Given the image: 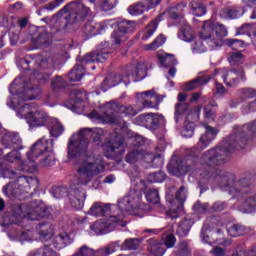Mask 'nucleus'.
Wrapping results in <instances>:
<instances>
[{"label": "nucleus", "mask_w": 256, "mask_h": 256, "mask_svg": "<svg viewBox=\"0 0 256 256\" xmlns=\"http://www.w3.org/2000/svg\"><path fill=\"white\" fill-rule=\"evenodd\" d=\"M211 76L208 77H197L190 82L184 84L183 91H193V89H197V87H201V85H206L211 81Z\"/></svg>", "instance_id": "7c9ffc66"}, {"label": "nucleus", "mask_w": 256, "mask_h": 256, "mask_svg": "<svg viewBox=\"0 0 256 256\" xmlns=\"http://www.w3.org/2000/svg\"><path fill=\"white\" fill-rule=\"evenodd\" d=\"M10 98L7 101L8 107L16 111L17 117L25 119L31 129L47 127L51 118L43 110H33L31 104H23L24 101H33L41 95L39 80L32 77L30 81L23 77L16 78L9 87Z\"/></svg>", "instance_id": "f257e3e1"}, {"label": "nucleus", "mask_w": 256, "mask_h": 256, "mask_svg": "<svg viewBox=\"0 0 256 256\" xmlns=\"http://www.w3.org/2000/svg\"><path fill=\"white\" fill-rule=\"evenodd\" d=\"M191 9H192L193 15H195L196 17H203V15L207 13V9L205 8V6L201 4V2L199 1H192Z\"/></svg>", "instance_id": "a18cd8bd"}, {"label": "nucleus", "mask_w": 256, "mask_h": 256, "mask_svg": "<svg viewBox=\"0 0 256 256\" xmlns=\"http://www.w3.org/2000/svg\"><path fill=\"white\" fill-rule=\"evenodd\" d=\"M201 115V106H197L194 111H191L186 116L184 130L182 131L183 137H191L195 131V121H199Z\"/></svg>", "instance_id": "412c9836"}, {"label": "nucleus", "mask_w": 256, "mask_h": 256, "mask_svg": "<svg viewBox=\"0 0 256 256\" xmlns=\"http://www.w3.org/2000/svg\"><path fill=\"white\" fill-rule=\"evenodd\" d=\"M83 75H85V68L83 67V65L77 64L68 74V79L72 82L81 81Z\"/></svg>", "instance_id": "c9c22d12"}, {"label": "nucleus", "mask_w": 256, "mask_h": 256, "mask_svg": "<svg viewBox=\"0 0 256 256\" xmlns=\"http://www.w3.org/2000/svg\"><path fill=\"white\" fill-rule=\"evenodd\" d=\"M139 245H140L139 239H135V238L127 239L124 242L125 249H130V250L139 249Z\"/></svg>", "instance_id": "4d7b16f0"}, {"label": "nucleus", "mask_w": 256, "mask_h": 256, "mask_svg": "<svg viewBox=\"0 0 256 256\" xmlns=\"http://www.w3.org/2000/svg\"><path fill=\"white\" fill-rule=\"evenodd\" d=\"M243 13H245L243 7L230 6L221 10L220 17H222V19H239V17H242Z\"/></svg>", "instance_id": "bb28decb"}, {"label": "nucleus", "mask_w": 256, "mask_h": 256, "mask_svg": "<svg viewBox=\"0 0 256 256\" xmlns=\"http://www.w3.org/2000/svg\"><path fill=\"white\" fill-rule=\"evenodd\" d=\"M28 256H59L50 246H44L37 250L31 251Z\"/></svg>", "instance_id": "ea45409f"}, {"label": "nucleus", "mask_w": 256, "mask_h": 256, "mask_svg": "<svg viewBox=\"0 0 256 256\" xmlns=\"http://www.w3.org/2000/svg\"><path fill=\"white\" fill-rule=\"evenodd\" d=\"M103 151H105L106 157L113 158L119 157L125 153V141L123 136L117 132L110 134L107 141L103 144Z\"/></svg>", "instance_id": "dca6fc26"}, {"label": "nucleus", "mask_w": 256, "mask_h": 256, "mask_svg": "<svg viewBox=\"0 0 256 256\" xmlns=\"http://www.w3.org/2000/svg\"><path fill=\"white\" fill-rule=\"evenodd\" d=\"M124 218L125 213L111 214L110 218L98 220L90 225V229L95 235H103L104 233L113 231L117 225H121V221H123Z\"/></svg>", "instance_id": "2eb2a0df"}, {"label": "nucleus", "mask_w": 256, "mask_h": 256, "mask_svg": "<svg viewBox=\"0 0 256 256\" xmlns=\"http://www.w3.org/2000/svg\"><path fill=\"white\" fill-rule=\"evenodd\" d=\"M128 77H132L133 81H143L147 77V66L143 62L134 63L127 68V76L121 77V75L112 73L102 83V91H107L111 87H117L121 81L127 85L130 83Z\"/></svg>", "instance_id": "9d476101"}, {"label": "nucleus", "mask_w": 256, "mask_h": 256, "mask_svg": "<svg viewBox=\"0 0 256 256\" xmlns=\"http://www.w3.org/2000/svg\"><path fill=\"white\" fill-rule=\"evenodd\" d=\"M52 38H53V35L47 33L46 31H42L38 34L37 37L32 38L33 45L36 47V49L47 47V45L51 43Z\"/></svg>", "instance_id": "cd10ccee"}, {"label": "nucleus", "mask_w": 256, "mask_h": 256, "mask_svg": "<svg viewBox=\"0 0 256 256\" xmlns=\"http://www.w3.org/2000/svg\"><path fill=\"white\" fill-rule=\"evenodd\" d=\"M135 29V21L121 20L118 22V29L112 33V40L116 45L127 41V33Z\"/></svg>", "instance_id": "aec40b11"}, {"label": "nucleus", "mask_w": 256, "mask_h": 256, "mask_svg": "<svg viewBox=\"0 0 256 256\" xmlns=\"http://www.w3.org/2000/svg\"><path fill=\"white\" fill-rule=\"evenodd\" d=\"M89 13H91V10L83 3L72 2L66 5L58 14L43 18V21L53 29H56V31H59L65 29L67 25L83 21Z\"/></svg>", "instance_id": "39448f33"}, {"label": "nucleus", "mask_w": 256, "mask_h": 256, "mask_svg": "<svg viewBox=\"0 0 256 256\" xmlns=\"http://www.w3.org/2000/svg\"><path fill=\"white\" fill-rule=\"evenodd\" d=\"M121 107H123V105L117 102H108L102 106L103 114L94 110L89 114V117L92 121L111 123L112 125H118L120 129H127V122H125V120L119 116H111V113H121Z\"/></svg>", "instance_id": "ddd939ff"}, {"label": "nucleus", "mask_w": 256, "mask_h": 256, "mask_svg": "<svg viewBox=\"0 0 256 256\" xmlns=\"http://www.w3.org/2000/svg\"><path fill=\"white\" fill-rule=\"evenodd\" d=\"M159 21H161V19H159L158 17L157 19L153 20L151 23L148 24L144 35L142 36L143 41H147V39H149L153 35V33L157 31V25H159Z\"/></svg>", "instance_id": "37998d69"}, {"label": "nucleus", "mask_w": 256, "mask_h": 256, "mask_svg": "<svg viewBox=\"0 0 256 256\" xmlns=\"http://www.w3.org/2000/svg\"><path fill=\"white\" fill-rule=\"evenodd\" d=\"M200 175L211 179L216 183H220L222 187H228L230 195L236 197V199H244L243 203L239 207V211L242 213H255L256 211V188L251 186V183L247 178H241L235 181V176L221 170L212 172L209 174L200 173Z\"/></svg>", "instance_id": "f03ea898"}, {"label": "nucleus", "mask_w": 256, "mask_h": 256, "mask_svg": "<svg viewBox=\"0 0 256 256\" xmlns=\"http://www.w3.org/2000/svg\"><path fill=\"white\" fill-rule=\"evenodd\" d=\"M185 9V4H178L176 7L170 9V17L175 19L181 15V11Z\"/></svg>", "instance_id": "e2e57ef3"}, {"label": "nucleus", "mask_w": 256, "mask_h": 256, "mask_svg": "<svg viewBox=\"0 0 256 256\" xmlns=\"http://www.w3.org/2000/svg\"><path fill=\"white\" fill-rule=\"evenodd\" d=\"M52 89L57 90V89H63L65 87V80L63 77L58 76L54 80H52Z\"/></svg>", "instance_id": "680f3d73"}, {"label": "nucleus", "mask_w": 256, "mask_h": 256, "mask_svg": "<svg viewBox=\"0 0 256 256\" xmlns=\"http://www.w3.org/2000/svg\"><path fill=\"white\" fill-rule=\"evenodd\" d=\"M38 165H41V167H53V165H55V153H53L52 150V161H51V157L47 156L46 154H43L40 158L37 159Z\"/></svg>", "instance_id": "49530a36"}, {"label": "nucleus", "mask_w": 256, "mask_h": 256, "mask_svg": "<svg viewBox=\"0 0 256 256\" xmlns=\"http://www.w3.org/2000/svg\"><path fill=\"white\" fill-rule=\"evenodd\" d=\"M233 256H256V245L252 246V248L248 252L239 251Z\"/></svg>", "instance_id": "338daca9"}, {"label": "nucleus", "mask_w": 256, "mask_h": 256, "mask_svg": "<svg viewBox=\"0 0 256 256\" xmlns=\"http://www.w3.org/2000/svg\"><path fill=\"white\" fill-rule=\"evenodd\" d=\"M214 75L220 77L228 87H235V85L239 84V79H245L243 68H234L231 70L227 68L216 69Z\"/></svg>", "instance_id": "f3484780"}, {"label": "nucleus", "mask_w": 256, "mask_h": 256, "mask_svg": "<svg viewBox=\"0 0 256 256\" xmlns=\"http://www.w3.org/2000/svg\"><path fill=\"white\" fill-rule=\"evenodd\" d=\"M147 11H150V10L145 0L138 2L136 4H133L128 8V13L134 16L143 15V13H146Z\"/></svg>", "instance_id": "72a5a7b5"}, {"label": "nucleus", "mask_w": 256, "mask_h": 256, "mask_svg": "<svg viewBox=\"0 0 256 256\" xmlns=\"http://www.w3.org/2000/svg\"><path fill=\"white\" fill-rule=\"evenodd\" d=\"M204 128V133L200 135L197 144L191 148V151H203L204 149H207L213 141H215V137H217L219 130L207 124H204Z\"/></svg>", "instance_id": "a211bd4d"}, {"label": "nucleus", "mask_w": 256, "mask_h": 256, "mask_svg": "<svg viewBox=\"0 0 256 256\" xmlns=\"http://www.w3.org/2000/svg\"><path fill=\"white\" fill-rule=\"evenodd\" d=\"M149 183H163L165 181V173L163 171L154 172L148 175Z\"/></svg>", "instance_id": "603ef678"}, {"label": "nucleus", "mask_w": 256, "mask_h": 256, "mask_svg": "<svg viewBox=\"0 0 256 256\" xmlns=\"http://www.w3.org/2000/svg\"><path fill=\"white\" fill-rule=\"evenodd\" d=\"M233 256H256V245L252 246V248L248 252L239 251Z\"/></svg>", "instance_id": "774afa93"}, {"label": "nucleus", "mask_w": 256, "mask_h": 256, "mask_svg": "<svg viewBox=\"0 0 256 256\" xmlns=\"http://www.w3.org/2000/svg\"><path fill=\"white\" fill-rule=\"evenodd\" d=\"M4 179H16L3 187V193L8 197H19L23 193H31L39 189V179L35 177L23 176L19 172L6 168L2 171Z\"/></svg>", "instance_id": "423d86ee"}, {"label": "nucleus", "mask_w": 256, "mask_h": 256, "mask_svg": "<svg viewBox=\"0 0 256 256\" xmlns=\"http://www.w3.org/2000/svg\"><path fill=\"white\" fill-rule=\"evenodd\" d=\"M73 243V239L67 232H62L54 239V247L56 249H64L67 245H71Z\"/></svg>", "instance_id": "2f4dec72"}, {"label": "nucleus", "mask_w": 256, "mask_h": 256, "mask_svg": "<svg viewBox=\"0 0 256 256\" xmlns=\"http://www.w3.org/2000/svg\"><path fill=\"white\" fill-rule=\"evenodd\" d=\"M94 56L96 59V63H105V60L109 59V52L105 50L94 52Z\"/></svg>", "instance_id": "052dcab7"}, {"label": "nucleus", "mask_w": 256, "mask_h": 256, "mask_svg": "<svg viewBox=\"0 0 256 256\" xmlns=\"http://www.w3.org/2000/svg\"><path fill=\"white\" fill-rule=\"evenodd\" d=\"M249 233H253V228L239 224H234L228 228V235L230 237H241V235H249Z\"/></svg>", "instance_id": "c756f323"}, {"label": "nucleus", "mask_w": 256, "mask_h": 256, "mask_svg": "<svg viewBox=\"0 0 256 256\" xmlns=\"http://www.w3.org/2000/svg\"><path fill=\"white\" fill-rule=\"evenodd\" d=\"M178 37L182 41L191 43L192 40L195 39V33L193 32V29H191V26L184 25L183 27H181L180 31L178 32Z\"/></svg>", "instance_id": "f704fd0d"}, {"label": "nucleus", "mask_w": 256, "mask_h": 256, "mask_svg": "<svg viewBox=\"0 0 256 256\" xmlns=\"http://www.w3.org/2000/svg\"><path fill=\"white\" fill-rule=\"evenodd\" d=\"M79 256H95V250L89 248V246H82L78 251Z\"/></svg>", "instance_id": "0e129e2a"}, {"label": "nucleus", "mask_w": 256, "mask_h": 256, "mask_svg": "<svg viewBox=\"0 0 256 256\" xmlns=\"http://www.w3.org/2000/svg\"><path fill=\"white\" fill-rule=\"evenodd\" d=\"M142 159L145 163H153L154 167H163V157L161 154L154 155L153 153L142 154Z\"/></svg>", "instance_id": "4c0bfd02"}, {"label": "nucleus", "mask_w": 256, "mask_h": 256, "mask_svg": "<svg viewBox=\"0 0 256 256\" xmlns=\"http://www.w3.org/2000/svg\"><path fill=\"white\" fill-rule=\"evenodd\" d=\"M90 3H94L100 11H111L117 7L119 0H90Z\"/></svg>", "instance_id": "c85d7f7f"}, {"label": "nucleus", "mask_w": 256, "mask_h": 256, "mask_svg": "<svg viewBox=\"0 0 256 256\" xmlns=\"http://www.w3.org/2000/svg\"><path fill=\"white\" fill-rule=\"evenodd\" d=\"M256 30L255 25L253 24H243L241 27L237 29L236 35H249L251 37V34Z\"/></svg>", "instance_id": "5fc2aeb1"}, {"label": "nucleus", "mask_w": 256, "mask_h": 256, "mask_svg": "<svg viewBox=\"0 0 256 256\" xmlns=\"http://www.w3.org/2000/svg\"><path fill=\"white\" fill-rule=\"evenodd\" d=\"M91 63H97L95 59V52L88 53L82 58V67L83 65H91Z\"/></svg>", "instance_id": "69168bd1"}, {"label": "nucleus", "mask_w": 256, "mask_h": 256, "mask_svg": "<svg viewBox=\"0 0 256 256\" xmlns=\"http://www.w3.org/2000/svg\"><path fill=\"white\" fill-rule=\"evenodd\" d=\"M52 195L55 199H61L67 195V188L55 187L52 189Z\"/></svg>", "instance_id": "13d9d810"}, {"label": "nucleus", "mask_w": 256, "mask_h": 256, "mask_svg": "<svg viewBox=\"0 0 256 256\" xmlns=\"http://www.w3.org/2000/svg\"><path fill=\"white\" fill-rule=\"evenodd\" d=\"M158 59L163 67H173V65H177V59L171 54L159 55Z\"/></svg>", "instance_id": "c03bdc74"}, {"label": "nucleus", "mask_w": 256, "mask_h": 256, "mask_svg": "<svg viewBox=\"0 0 256 256\" xmlns=\"http://www.w3.org/2000/svg\"><path fill=\"white\" fill-rule=\"evenodd\" d=\"M69 201L74 209H81L83 207V203H85V190L82 188H73L69 192Z\"/></svg>", "instance_id": "a878e982"}, {"label": "nucleus", "mask_w": 256, "mask_h": 256, "mask_svg": "<svg viewBox=\"0 0 256 256\" xmlns=\"http://www.w3.org/2000/svg\"><path fill=\"white\" fill-rule=\"evenodd\" d=\"M200 37L204 39L205 43L213 51L223 45V37H227V28L223 24L213 23V21L209 20L202 26Z\"/></svg>", "instance_id": "f8f14e48"}, {"label": "nucleus", "mask_w": 256, "mask_h": 256, "mask_svg": "<svg viewBox=\"0 0 256 256\" xmlns=\"http://www.w3.org/2000/svg\"><path fill=\"white\" fill-rule=\"evenodd\" d=\"M177 239H175V236L173 234H168L167 236L163 237V243L153 240L150 243L149 251L152 256H163L165 255V251L167 247L168 249H171V247L175 246Z\"/></svg>", "instance_id": "6ab92c4d"}, {"label": "nucleus", "mask_w": 256, "mask_h": 256, "mask_svg": "<svg viewBox=\"0 0 256 256\" xmlns=\"http://www.w3.org/2000/svg\"><path fill=\"white\" fill-rule=\"evenodd\" d=\"M141 157H143V152H141V150H133L128 152L125 159L127 163H137Z\"/></svg>", "instance_id": "8fccbe9b"}, {"label": "nucleus", "mask_w": 256, "mask_h": 256, "mask_svg": "<svg viewBox=\"0 0 256 256\" xmlns=\"http://www.w3.org/2000/svg\"><path fill=\"white\" fill-rule=\"evenodd\" d=\"M16 214L30 219V221H39V219L47 217V207L45 204L37 202H32L30 205L22 204L17 208Z\"/></svg>", "instance_id": "4468645a"}, {"label": "nucleus", "mask_w": 256, "mask_h": 256, "mask_svg": "<svg viewBox=\"0 0 256 256\" xmlns=\"http://www.w3.org/2000/svg\"><path fill=\"white\" fill-rule=\"evenodd\" d=\"M146 199L148 203H152V205H157L159 203V191L155 189H150L146 193Z\"/></svg>", "instance_id": "864d4df0"}, {"label": "nucleus", "mask_w": 256, "mask_h": 256, "mask_svg": "<svg viewBox=\"0 0 256 256\" xmlns=\"http://www.w3.org/2000/svg\"><path fill=\"white\" fill-rule=\"evenodd\" d=\"M40 240L45 242L49 241L53 237V226L50 224H41L39 226Z\"/></svg>", "instance_id": "e433bc0d"}, {"label": "nucleus", "mask_w": 256, "mask_h": 256, "mask_svg": "<svg viewBox=\"0 0 256 256\" xmlns=\"http://www.w3.org/2000/svg\"><path fill=\"white\" fill-rule=\"evenodd\" d=\"M135 121L137 125L149 127L150 129H157L159 123L163 121V116H159L158 114H142L138 116Z\"/></svg>", "instance_id": "5701e85b"}, {"label": "nucleus", "mask_w": 256, "mask_h": 256, "mask_svg": "<svg viewBox=\"0 0 256 256\" xmlns=\"http://www.w3.org/2000/svg\"><path fill=\"white\" fill-rule=\"evenodd\" d=\"M185 199H187V189L185 186H182L176 192L175 201L177 205H173L172 208L168 211V215L171 217V219H177V217H179V213L183 211V203H185Z\"/></svg>", "instance_id": "4be33fe9"}, {"label": "nucleus", "mask_w": 256, "mask_h": 256, "mask_svg": "<svg viewBox=\"0 0 256 256\" xmlns=\"http://www.w3.org/2000/svg\"><path fill=\"white\" fill-rule=\"evenodd\" d=\"M165 41V36L160 34L152 43L144 45L143 49H145V51H155V49H159V47L163 46Z\"/></svg>", "instance_id": "79ce46f5"}, {"label": "nucleus", "mask_w": 256, "mask_h": 256, "mask_svg": "<svg viewBox=\"0 0 256 256\" xmlns=\"http://www.w3.org/2000/svg\"><path fill=\"white\" fill-rule=\"evenodd\" d=\"M105 171V160L100 155L82 156L76 164V179L79 185H87L91 179Z\"/></svg>", "instance_id": "6e6552de"}, {"label": "nucleus", "mask_w": 256, "mask_h": 256, "mask_svg": "<svg viewBox=\"0 0 256 256\" xmlns=\"http://www.w3.org/2000/svg\"><path fill=\"white\" fill-rule=\"evenodd\" d=\"M46 154L47 157H50V161H53V140L43 137L34 143L26 153L27 160L20 167V171L35 173L37 171V159H40V157Z\"/></svg>", "instance_id": "1a4fd4ad"}, {"label": "nucleus", "mask_w": 256, "mask_h": 256, "mask_svg": "<svg viewBox=\"0 0 256 256\" xmlns=\"http://www.w3.org/2000/svg\"><path fill=\"white\" fill-rule=\"evenodd\" d=\"M188 110H189V104H187V103L176 104V106H175V121H176V123L179 121V117H181Z\"/></svg>", "instance_id": "3c124183"}, {"label": "nucleus", "mask_w": 256, "mask_h": 256, "mask_svg": "<svg viewBox=\"0 0 256 256\" xmlns=\"http://www.w3.org/2000/svg\"><path fill=\"white\" fill-rule=\"evenodd\" d=\"M137 99L139 104L137 106H123L121 107V114L126 117H135L137 113L143 111V109H158L159 101L161 100V96L155 92L154 89L144 91L137 94Z\"/></svg>", "instance_id": "9b49d317"}, {"label": "nucleus", "mask_w": 256, "mask_h": 256, "mask_svg": "<svg viewBox=\"0 0 256 256\" xmlns=\"http://www.w3.org/2000/svg\"><path fill=\"white\" fill-rule=\"evenodd\" d=\"M245 141H247V138L243 136V134H234L224 140L222 146L205 151L199 159V164L203 169L211 171V169H215L217 165H223L227 159V153H231L233 149L243 147Z\"/></svg>", "instance_id": "20e7f679"}, {"label": "nucleus", "mask_w": 256, "mask_h": 256, "mask_svg": "<svg viewBox=\"0 0 256 256\" xmlns=\"http://www.w3.org/2000/svg\"><path fill=\"white\" fill-rule=\"evenodd\" d=\"M103 137H105V130L101 128H84L80 130L78 134H74L69 140L68 156L77 157L81 153H85L87 147H89V139H93L96 145H101Z\"/></svg>", "instance_id": "0eeeda50"}, {"label": "nucleus", "mask_w": 256, "mask_h": 256, "mask_svg": "<svg viewBox=\"0 0 256 256\" xmlns=\"http://www.w3.org/2000/svg\"><path fill=\"white\" fill-rule=\"evenodd\" d=\"M131 181L132 185H135L137 189L130 190L127 196L119 200L118 205L96 202L91 206L88 212L89 215L94 217L106 215L108 219H110L111 215H119L124 211L130 215H137V210L141 209V191L147 189V183L139 176L132 178Z\"/></svg>", "instance_id": "7ed1b4c3"}, {"label": "nucleus", "mask_w": 256, "mask_h": 256, "mask_svg": "<svg viewBox=\"0 0 256 256\" xmlns=\"http://www.w3.org/2000/svg\"><path fill=\"white\" fill-rule=\"evenodd\" d=\"M106 29H109V21L100 23L88 22L83 28V33H85L87 37H95V35H101Z\"/></svg>", "instance_id": "b1692460"}, {"label": "nucleus", "mask_w": 256, "mask_h": 256, "mask_svg": "<svg viewBox=\"0 0 256 256\" xmlns=\"http://www.w3.org/2000/svg\"><path fill=\"white\" fill-rule=\"evenodd\" d=\"M117 249H119V242H114L104 248H100L97 251V255L108 256V255H111V253H115V251H117Z\"/></svg>", "instance_id": "de8ad7c7"}, {"label": "nucleus", "mask_w": 256, "mask_h": 256, "mask_svg": "<svg viewBox=\"0 0 256 256\" xmlns=\"http://www.w3.org/2000/svg\"><path fill=\"white\" fill-rule=\"evenodd\" d=\"M50 123L52 124L50 128V134L52 137H60V135H63L65 127H63V124H61L57 118H50Z\"/></svg>", "instance_id": "58836bf2"}, {"label": "nucleus", "mask_w": 256, "mask_h": 256, "mask_svg": "<svg viewBox=\"0 0 256 256\" xmlns=\"http://www.w3.org/2000/svg\"><path fill=\"white\" fill-rule=\"evenodd\" d=\"M243 59L245 56L241 52H230L228 53V62L230 65H239V63H243Z\"/></svg>", "instance_id": "09e8293b"}, {"label": "nucleus", "mask_w": 256, "mask_h": 256, "mask_svg": "<svg viewBox=\"0 0 256 256\" xmlns=\"http://www.w3.org/2000/svg\"><path fill=\"white\" fill-rule=\"evenodd\" d=\"M167 169L171 175L180 177V175H185V173H188L189 166H185V161L181 160V158L173 157L170 160Z\"/></svg>", "instance_id": "393cba45"}, {"label": "nucleus", "mask_w": 256, "mask_h": 256, "mask_svg": "<svg viewBox=\"0 0 256 256\" xmlns=\"http://www.w3.org/2000/svg\"><path fill=\"white\" fill-rule=\"evenodd\" d=\"M189 246L187 243L182 242L178 245V249L176 250V256H187L189 255Z\"/></svg>", "instance_id": "bf43d9fd"}, {"label": "nucleus", "mask_w": 256, "mask_h": 256, "mask_svg": "<svg viewBox=\"0 0 256 256\" xmlns=\"http://www.w3.org/2000/svg\"><path fill=\"white\" fill-rule=\"evenodd\" d=\"M21 159V153L17 151V149H14L12 152L8 153L5 156V161L8 163H15V161H19Z\"/></svg>", "instance_id": "6e6d98bb"}, {"label": "nucleus", "mask_w": 256, "mask_h": 256, "mask_svg": "<svg viewBox=\"0 0 256 256\" xmlns=\"http://www.w3.org/2000/svg\"><path fill=\"white\" fill-rule=\"evenodd\" d=\"M191 227H193V219L185 218L184 220L179 222L176 233L177 235H179V237H186V235H189Z\"/></svg>", "instance_id": "473e14b6"}, {"label": "nucleus", "mask_w": 256, "mask_h": 256, "mask_svg": "<svg viewBox=\"0 0 256 256\" xmlns=\"http://www.w3.org/2000/svg\"><path fill=\"white\" fill-rule=\"evenodd\" d=\"M205 39L201 38H194L191 42V50L192 53L197 54V53H205L207 51V48L205 47Z\"/></svg>", "instance_id": "a19ab883"}]
</instances>
